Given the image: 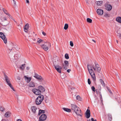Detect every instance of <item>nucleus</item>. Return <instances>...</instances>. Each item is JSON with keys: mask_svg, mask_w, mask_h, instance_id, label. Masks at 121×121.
Listing matches in <instances>:
<instances>
[{"mask_svg": "<svg viewBox=\"0 0 121 121\" xmlns=\"http://www.w3.org/2000/svg\"><path fill=\"white\" fill-rule=\"evenodd\" d=\"M47 117L46 115L45 114H43L40 117L39 121H44L46 119Z\"/></svg>", "mask_w": 121, "mask_h": 121, "instance_id": "nucleus-11", "label": "nucleus"}, {"mask_svg": "<svg viewBox=\"0 0 121 121\" xmlns=\"http://www.w3.org/2000/svg\"><path fill=\"white\" fill-rule=\"evenodd\" d=\"M86 117L87 118H89L90 117V112L89 110L87 109L86 112Z\"/></svg>", "mask_w": 121, "mask_h": 121, "instance_id": "nucleus-13", "label": "nucleus"}, {"mask_svg": "<svg viewBox=\"0 0 121 121\" xmlns=\"http://www.w3.org/2000/svg\"><path fill=\"white\" fill-rule=\"evenodd\" d=\"M26 3H27L28 4H29V0H26Z\"/></svg>", "mask_w": 121, "mask_h": 121, "instance_id": "nucleus-50", "label": "nucleus"}, {"mask_svg": "<svg viewBox=\"0 0 121 121\" xmlns=\"http://www.w3.org/2000/svg\"><path fill=\"white\" fill-rule=\"evenodd\" d=\"M17 121H22L21 119H18L17 120Z\"/></svg>", "mask_w": 121, "mask_h": 121, "instance_id": "nucleus-55", "label": "nucleus"}, {"mask_svg": "<svg viewBox=\"0 0 121 121\" xmlns=\"http://www.w3.org/2000/svg\"><path fill=\"white\" fill-rule=\"evenodd\" d=\"M25 64L22 65L20 66V69H23L25 68Z\"/></svg>", "mask_w": 121, "mask_h": 121, "instance_id": "nucleus-33", "label": "nucleus"}, {"mask_svg": "<svg viewBox=\"0 0 121 121\" xmlns=\"http://www.w3.org/2000/svg\"><path fill=\"white\" fill-rule=\"evenodd\" d=\"M8 24V23H6L5 24L3 23H2V25H3V26H6V25H7Z\"/></svg>", "mask_w": 121, "mask_h": 121, "instance_id": "nucleus-47", "label": "nucleus"}, {"mask_svg": "<svg viewBox=\"0 0 121 121\" xmlns=\"http://www.w3.org/2000/svg\"><path fill=\"white\" fill-rule=\"evenodd\" d=\"M99 81L101 82V84L104 87H105V84L102 79H100L99 80Z\"/></svg>", "mask_w": 121, "mask_h": 121, "instance_id": "nucleus-26", "label": "nucleus"}, {"mask_svg": "<svg viewBox=\"0 0 121 121\" xmlns=\"http://www.w3.org/2000/svg\"><path fill=\"white\" fill-rule=\"evenodd\" d=\"M32 91L35 95H41V92L39 90L35 88L32 89Z\"/></svg>", "mask_w": 121, "mask_h": 121, "instance_id": "nucleus-6", "label": "nucleus"}, {"mask_svg": "<svg viewBox=\"0 0 121 121\" xmlns=\"http://www.w3.org/2000/svg\"><path fill=\"white\" fill-rule=\"evenodd\" d=\"M0 37L3 40L4 43H7V39L5 35L2 32H0Z\"/></svg>", "mask_w": 121, "mask_h": 121, "instance_id": "nucleus-8", "label": "nucleus"}, {"mask_svg": "<svg viewBox=\"0 0 121 121\" xmlns=\"http://www.w3.org/2000/svg\"><path fill=\"white\" fill-rule=\"evenodd\" d=\"M10 112L9 111L6 112L4 115V116L6 117H8L10 116Z\"/></svg>", "mask_w": 121, "mask_h": 121, "instance_id": "nucleus-22", "label": "nucleus"}, {"mask_svg": "<svg viewBox=\"0 0 121 121\" xmlns=\"http://www.w3.org/2000/svg\"><path fill=\"white\" fill-rule=\"evenodd\" d=\"M1 19L2 22H4L7 21V19L5 17H2L1 18Z\"/></svg>", "mask_w": 121, "mask_h": 121, "instance_id": "nucleus-30", "label": "nucleus"}, {"mask_svg": "<svg viewBox=\"0 0 121 121\" xmlns=\"http://www.w3.org/2000/svg\"><path fill=\"white\" fill-rule=\"evenodd\" d=\"M117 36L118 38L121 39V34L119 33L117 35Z\"/></svg>", "mask_w": 121, "mask_h": 121, "instance_id": "nucleus-40", "label": "nucleus"}, {"mask_svg": "<svg viewBox=\"0 0 121 121\" xmlns=\"http://www.w3.org/2000/svg\"><path fill=\"white\" fill-rule=\"evenodd\" d=\"M96 90H98L99 92L101 91V87L100 86H98V88Z\"/></svg>", "mask_w": 121, "mask_h": 121, "instance_id": "nucleus-37", "label": "nucleus"}, {"mask_svg": "<svg viewBox=\"0 0 121 121\" xmlns=\"http://www.w3.org/2000/svg\"><path fill=\"white\" fill-rule=\"evenodd\" d=\"M105 9L108 11H110L112 9V7L111 5L108 3H106L104 4Z\"/></svg>", "mask_w": 121, "mask_h": 121, "instance_id": "nucleus-9", "label": "nucleus"}, {"mask_svg": "<svg viewBox=\"0 0 121 121\" xmlns=\"http://www.w3.org/2000/svg\"><path fill=\"white\" fill-rule=\"evenodd\" d=\"M45 112V111L44 110H39L38 115H39L41 113H44Z\"/></svg>", "mask_w": 121, "mask_h": 121, "instance_id": "nucleus-27", "label": "nucleus"}, {"mask_svg": "<svg viewBox=\"0 0 121 121\" xmlns=\"http://www.w3.org/2000/svg\"><path fill=\"white\" fill-rule=\"evenodd\" d=\"M34 77L38 80H40L41 82H42L43 80V79L41 76L38 74L36 73H35Z\"/></svg>", "mask_w": 121, "mask_h": 121, "instance_id": "nucleus-10", "label": "nucleus"}, {"mask_svg": "<svg viewBox=\"0 0 121 121\" xmlns=\"http://www.w3.org/2000/svg\"><path fill=\"white\" fill-rule=\"evenodd\" d=\"M24 78L26 80H27V83H29L31 80V78L30 77H28L26 76H24Z\"/></svg>", "mask_w": 121, "mask_h": 121, "instance_id": "nucleus-18", "label": "nucleus"}, {"mask_svg": "<svg viewBox=\"0 0 121 121\" xmlns=\"http://www.w3.org/2000/svg\"><path fill=\"white\" fill-rule=\"evenodd\" d=\"M13 2L14 3V5L15 6L16 5V1H15L14 0H12Z\"/></svg>", "mask_w": 121, "mask_h": 121, "instance_id": "nucleus-46", "label": "nucleus"}, {"mask_svg": "<svg viewBox=\"0 0 121 121\" xmlns=\"http://www.w3.org/2000/svg\"><path fill=\"white\" fill-rule=\"evenodd\" d=\"M88 84H91V82L90 79L89 78H88Z\"/></svg>", "mask_w": 121, "mask_h": 121, "instance_id": "nucleus-43", "label": "nucleus"}, {"mask_svg": "<svg viewBox=\"0 0 121 121\" xmlns=\"http://www.w3.org/2000/svg\"><path fill=\"white\" fill-rule=\"evenodd\" d=\"M43 41V40H42V39H40L38 40H37V43H39Z\"/></svg>", "mask_w": 121, "mask_h": 121, "instance_id": "nucleus-39", "label": "nucleus"}, {"mask_svg": "<svg viewBox=\"0 0 121 121\" xmlns=\"http://www.w3.org/2000/svg\"><path fill=\"white\" fill-rule=\"evenodd\" d=\"M1 121H7L3 119H2Z\"/></svg>", "mask_w": 121, "mask_h": 121, "instance_id": "nucleus-54", "label": "nucleus"}, {"mask_svg": "<svg viewBox=\"0 0 121 121\" xmlns=\"http://www.w3.org/2000/svg\"><path fill=\"white\" fill-rule=\"evenodd\" d=\"M116 42L117 43H118V40H116Z\"/></svg>", "mask_w": 121, "mask_h": 121, "instance_id": "nucleus-57", "label": "nucleus"}, {"mask_svg": "<svg viewBox=\"0 0 121 121\" xmlns=\"http://www.w3.org/2000/svg\"><path fill=\"white\" fill-rule=\"evenodd\" d=\"M31 109L32 112L34 114L36 113V110L37 109L36 107L35 106H33L31 107Z\"/></svg>", "mask_w": 121, "mask_h": 121, "instance_id": "nucleus-17", "label": "nucleus"}, {"mask_svg": "<svg viewBox=\"0 0 121 121\" xmlns=\"http://www.w3.org/2000/svg\"><path fill=\"white\" fill-rule=\"evenodd\" d=\"M97 13L99 15H102L103 13V11L102 9H98L97 10Z\"/></svg>", "mask_w": 121, "mask_h": 121, "instance_id": "nucleus-15", "label": "nucleus"}, {"mask_svg": "<svg viewBox=\"0 0 121 121\" xmlns=\"http://www.w3.org/2000/svg\"><path fill=\"white\" fill-rule=\"evenodd\" d=\"M107 88L108 90V91L111 94H112V92L111 91L110 89H109V88L108 87H107Z\"/></svg>", "mask_w": 121, "mask_h": 121, "instance_id": "nucleus-45", "label": "nucleus"}, {"mask_svg": "<svg viewBox=\"0 0 121 121\" xmlns=\"http://www.w3.org/2000/svg\"><path fill=\"white\" fill-rule=\"evenodd\" d=\"M68 24H65V25L64 29L65 30H66L68 29Z\"/></svg>", "mask_w": 121, "mask_h": 121, "instance_id": "nucleus-32", "label": "nucleus"}, {"mask_svg": "<svg viewBox=\"0 0 121 121\" xmlns=\"http://www.w3.org/2000/svg\"><path fill=\"white\" fill-rule=\"evenodd\" d=\"M74 89V87H73V88H71V90H73V89Z\"/></svg>", "mask_w": 121, "mask_h": 121, "instance_id": "nucleus-58", "label": "nucleus"}, {"mask_svg": "<svg viewBox=\"0 0 121 121\" xmlns=\"http://www.w3.org/2000/svg\"><path fill=\"white\" fill-rule=\"evenodd\" d=\"M71 71V70L70 69H69L67 70V72L69 73L70 71Z\"/></svg>", "mask_w": 121, "mask_h": 121, "instance_id": "nucleus-49", "label": "nucleus"}, {"mask_svg": "<svg viewBox=\"0 0 121 121\" xmlns=\"http://www.w3.org/2000/svg\"><path fill=\"white\" fill-rule=\"evenodd\" d=\"M92 41H93L95 43V42H95V40H93V39H92Z\"/></svg>", "mask_w": 121, "mask_h": 121, "instance_id": "nucleus-56", "label": "nucleus"}, {"mask_svg": "<svg viewBox=\"0 0 121 121\" xmlns=\"http://www.w3.org/2000/svg\"><path fill=\"white\" fill-rule=\"evenodd\" d=\"M87 21L88 22L91 23L92 22V20L90 18H87Z\"/></svg>", "mask_w": 121, "mask_h": 121, "instance_id": "nucleus-31", "label": "nucleus"}, {"mask_svg": "<svg viewBox=\"0 0 121 121\" xmlns=\"http://www.w3.org/2000/svg\"><path fill=\"white\" fill-rule=\"evenodd\" d=\"M30 69V68L29 67H26V69L27 70H28Z\"/></svg>", "mask_w": 121, "mask_h": 121, "instance_id": "nucleus-53", "label": "nucleus"}, {"mask_svg": "<svg viewBox=\"0 0 121 121\" xmlns=\"http://www.w3.org/2000/svg\"><path fill=\"white\" fill-rule=\"evenodd\" d=\"M28 86L30 87H34L35 86V83L34 82L31 81L29 83Z\"/></svg>", "mask_w": 121, "mask_h": 121, "instance_id": "nucleus-23", "label": "nucleus"}, {"mask_svg": "<svg viewBox=\"0 0 121 121\" xmlns=\"http://www.w3.org/2000/svg\"><path fill=\"white\" fill-rule=\"evenodd\" d=\"M95 3L97 5L101 6L103 4V2L102 0L98 1H96Z\"/></svg>", "mask_w": 121, "mask_h": 121, "instance_id": "nucleus-19", "label": "nucleus"}, {"mask_svg": "<svg viewBox=\"0 0 121 121\" xmlns=\"http://www.w3.org/2000/svg\"><path fill=\"white\" fill-rule=\"evenodd\" d=\"M71 109L73 111V110H74L75 109H76L77 107H78L76 105L75 103L73 104H71Z\"/></svg>", "mask_w": 121, "mask_h": 121, "instance_id": "nucleus-14", "label": "nucleus"}, {"mask_svg": "<svg viewBox=\"0 0 121 121\" xmlns=\"http://www.w3.org/2000/svg\"><path fill=\"white\" fill-rule=\"evenodd\" d=\"M91 121L90 120H89V121Z\"/></svg>", "mask_w": 121, "mask_h": 121, "instance_id": "nucleus-61", "label": "nucleus"}, {"mask_svg": "<svg viewBox=\"0 0 121 121\" xmlns=\"http://www.w3.org/2000/svg\"><path fill=\"white\" fill-rule=\"evenodd\" d=\"M5 80L7 84L13 90V91H15V90L12 86L10 83V81L9 80L8 77L6 75H4Z\"/></svg>", "mask_w": 121, "mask_h": 121, "instance_id": "nucleus-3", "label": "nucleus"}, {"mask_svg": "<svg viewBox=\"0 0 121 121\" xmlns=\"http://www.w3.org/2000/svg\"><path fill=\"white\" fill-rule=\"evenodd\" d=\"M38 88L39 90L40 91V92L42 91L44 92L45 91V89L42 86H38Z\"/></svg>", "mask_w": 121, "mask_h": 121, "instance_id": "nucleus-21", "label": "nucleus"}, {"mask_svg": "<svg viewBox=\"0 0 121 121\" xmlns=\"http://www.w3.org/2000/svg\"><path fill=\"white\" fill-rule=\"evenodd\" d=\"M33 40L34 41H35L36 40V39H33Z\"/></svg>", "mask_w": 121, "mask_h": 121, "instance_id": "nucleus-59", "label": "nucleus"}, {"mask_svg": "<svg viewBox=\"0 0 121 121\" xmlns=\"http://www.w3.org/2000/svg\"><path fill=\"white\" fill-rule=\"evenodd\" d=\"M91 121H97V120L96 119H95L94 120V118H91Z\"/></svg>", "mask_w": 121, "mask_h": 121, "instance_id": "nucleus-48", "label": "nucleus"}, {"mask_svg": "<svg viewBox=\"0 0 121 121\" xmlns=\"http://www.w3.org/2000/svg\"><path fill=\"white\" fill-rule=\"evenodd\" d=\"M29 25L28 23L25 25L24 27V31L26 32H27L29 29Z\"/></svg>", "mask_w": 121, "mask_h": 121, "instance_id": "nucleus-16", "label": "nucleus"}, {"mask_svg": "<svg viewBox=\"0 0 121 121\" xmlns=\"http://www.w3.org/2000/svg\"><path fill=\"white\" fill-rule=\"evenodd\" d=\"M95 67L94 66H92V67L90 66L89 64L87 65V68L89 73L90 74L92 78L93 81H96V78L94 72V71L92 68L95 72H97L99 73L101 70V68L99 67V65L97 63H95Z\"/></svg>", "mask_w": 121, "mask_h": 121, "instance_id": "nucleus-1", "label": "nucleus"}, {"mask_svg": "<svg viewBox=\"0 0 121 121\" xmlns=\"http://www.w3.org/2000/svg\"><path fill=\"white\" fill-rule=\"evenodd\" d=\"M21 24L22 25L23 24V23H22V22H21Z\"/></svg>", "mask_w": 121, "mask_h": 121, "instance_id": "nucleus-60", "label": "nucleus"}, {"mask_svg": "<svg viewBox=\"0 0 121 121\" xmlns=\"http://www.w3.org/2000/svg\"><path fill=\"white\" fill-rule=\"evenodd\" d=\"M63 109L65 111L68 112H71V109L65 108H63Z\"/></svg>", "mask_w": 121, "mask_h": 121, "instance_id": "nucleus-24", "label": "nucleus"}, {"mask_svg": "<svg viewBox=\"0 0 121 121\" xmlns=\"http://www.w3.org/2000/svg\"><path fill=\"white\" fill-rule=\"evenodd\" d=\"M11 46L13 48H15L17 47V45L15 42H11L10 43Z\"/></svg>", "mask_w": 121, "mask_h": 121, "instance_id": "nucleus-20", "label": "nucleus"}, {"mask_svg": "<svg viewBox=\"0 0 121 121\" xmlns=\"http://www.w3.org/2000/svg\"><path fill=\"white\" fill-rule=\"evenodd\" d=\"M5 110L4 108L2 107L1 106L0 107V110L2 111L3 112Z\"/></svg>", "mask_w": 121, "mask_h": 121, "instance_id": "nucleus-34", "label": "nucleus"}, {"mask_svg": "<svg viewBox=\"0 0 121 121\" xmlns=\"http://www.w3.org/2000/svg\"><path fill=\"white\" fill-rule=\"evenodd\" d=\"M3 12L6 14V15H8L10 17V15L8 13L6 10L4 9L3 8Z\"/></svg>", "mask_w": 121, "mask_h": 121, "instance_id": "nucleus-28", "label": "nucleus"}, {"mask_svg": "<svg viewBox=\"0 0 121 121\" xmlns=\"http://www.w3.org/2000/svg\"><path fill=\"white\" fill-rule=\"evenodd\" d=\"M96 93L97 94V95L98 94H99V95L100 94H101V91L99 92V91H98V90H96Z\"/></svg>", "mask_w": 121, "mask_h": 121, "instance_id": "nucleus-38", "label": "nucleus"}, {"mask_svg": "<svg viewBox=\"0 0 121 121\" xmlns=\"http://www.w3.org/2000/svg\"><path fill=\"white\" fill-rule=\"evenodd\" d=\"M76 99L78 101H81L82 100V98L79 95H77L76 97Z\"/></svg>", "mask_w": 121, "mask_h": 121, "instance_id": "nucleus-29", "label": "nucleus"}, {"mask_svg": "<svg viewBox=\"0 0 121 121\" xmlns=\"http://www.w3.org/2000/svg\"><path fill=\"white\" fill-rule=\"evenodd\" d=\"M14 57L15 59H17L18 58V56L17 54H16L14 56Z\"/></svg>", "mask_w": 121, "mask_h": 121, "instance_id": "nucleus-44", "label": "nucleus"}, {"mask_svg": "<svg viewBox=\"0 0 121 121\" xmlns=\"http://www.w3.org/2000/svg\"><path fill=\"white\" fill-rule=\"evenodd\" d=\"M69 65L68 62L67 60L64 61V63H62V67L65 70H66L67 69Z\"/></svg>", "mask_w": 121, "mask_h": 121, "instance_id": "nucleus-7", "label": "nucleus"}, {"mask_svg": "<svg viewBox=\"0 0 121 121\" xmlns=\"http://www.w3.org/2000/svg\"><path fill=\"white\" fill-rule=\"evenodd\" d=\"M73 111L78 116L81 117H82L81 110L78 107H77L76 109H75L74 110H73Z\"/></svg>", "mask_w": 121, "mask_h": 121, "instance_id": "nucleus-5", "label": "nucleus"}, {"mask_svg": "<svg viewBox=\"0 0 121 121\" xmlns=\"http://www.w3.org/2000/svg\"><path fill=\"white\" fill-rule=\"evenodd\" d=\"M70 45L71 47H73V42L72 41H70Z\"/></svg>", "mask_w": 121, "mask_h": 121, "instance_id": "nucleus-42", "label": "nucleus"}, {"mask_svg": "<svg viewBox=\"0 0 121 121\" xmlns=\"http://www.w3.org/2000/svg\"><path fill=\"white\" fill-rule=\"evenodd\" d=\"M91 89H92V90L94 92H95V88L93 86H92L91 87Z\"/></svg>", "mask_w": 121, "mask_h": 121, "instance_id": "nucleus-41", "label": "nucleus"}, {"mask_svg": "<svg viewBox=\"0 0 121 121\" xmlns=\"http://www.w3.org/2000/svg\"><path fill=\"white\" fill-rule=\"evenodd\" d=\"M44 99V97L42 95H39L36 98L35 100L36 104L37 105H39L41 104Z\"/></svg>", "mask_w": 121, "mask_h": 121, "instance_id": "nucleus-2", "label": "nucleus"}, {"mask_svg": "<svg viewBox=\"0 0 121 121\" xmlns=\"http://www.w3.org/2000/svg\"><path fill=\"white\" fill-rule=\"evenodd\" d=\"M42 34L44 36H45L46 35V33L44 32H42Z\"/></svg>", "mask_w": 121, "mask_h": 121, "instance_id": "nucleus-51", "label": "nucleus"}, {"mask_svg": "<svg viewBox=\"0 0 121 121\" xmlns=\"http://www.w3.org/2000/svg\"><path fill=\"white\" fill-rule=\"evenodd\" d=\"M116 20L119 22L121 23V17H117L116 18Z\"/></svg>", "mask_w": 121, "mask_h": 121, "instance_id": "nucleus-25", "label": "nucleus"}, {"mask_svg": "<svg viewBox=\"0 0 121 121\" xmlns=\"http://www.w3.org/2000/svg\"><path fill=\"white\" fill-rule=\"evenodd\" d=\"M65 58L67 59H68L69 58L68 54L67 53H66L65 55Z\"/></svg>", "mask_w": 121, "mask_h": 121, "instance_id": "nucleus-35", "label": "nucleus"}, {"mask_svg": "<svg viewBox=\"0 0 121 121\" xmlns=\"http://www.w3.org/2000/svg\"><path fill=\"white\" fill-rule=\"evenodd\" d=\"M109 119L111 120V119H112V116H110L109 117Z\"/></svg>", "mask_w": 121, "mask_h": 121, "instance_id": "nucleus-52", "label": "nucleus"}, {"mask_svg": "<svg viewBox=\"0 0 121 121\" xmlns=\"http://www.w3.org/2000/svg\"><path fill=\"white\" fill-rule=\"evenodd\" d=\"M99 96H100V100H101V103H102L103 101V99H102V94H99Z\"/></svg>", "mask_w": 121, "mask_h": 121, "instance_id": "nucleus-36", "label": "nucleus"}, {"mask_svg": "<svg viewBox=\"0 0 121 121\" xmlns=\"http://www.w3.org/2000/svg\"><path fill=\"white\" fill-rule=\"evenodd\" d=\"M55 69L59 73H61V69H62V67L60 66L59 65H54Z\"/></svg>", "mask_w": 121, "mask_h": 121, "instance_id": "nucleus-12", "label": "nucleus"}, {"mask_svg": "<svg viewBox=\"0 0 121 121\" xmlns=\"http://www.w3.org/2000/svg\"><path fill=\"white\" fill-rule=\"evenodd\" d=\"M51 44L49 43H48L46 44H45L41 45L40 46L45 51H47L48 49V47H50Z\"/></svg>", "mask_w": 121, "mask_h": 121, "instance_id": "nucleus-4", "label": "nucleus"}]
</instances>
